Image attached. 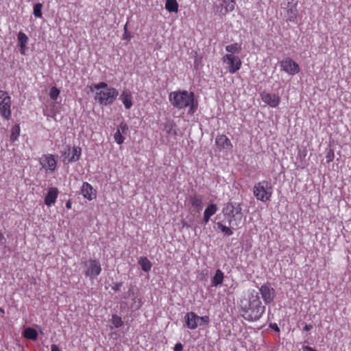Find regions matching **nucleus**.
<instances>
[{
	"label": "nucleus",
	"mask_w": 351,
	"mask_h": 351,
	"mask_svg": "<svg viewBox=\"0 0 351 351\" xmlns=\"http://www.w3.org/2000/svg\"><path fill=\"white\" fill-rule=\"evenodd\" d=\"M111 87L108 86L106 82H99L98 84H94V88L97 91L100 90H106V88H110Z\"/></svg>",
	"instance_id": "nucleus-38"
},
{
	"label": "nucleus",
	"mask_w": 351,
	"mask_h": 351,
	"mask_svg": "<svg viewBox=\"0 0 351 351\" xmlns=\"http://www.w3.org/2000/svg\"><path fill=\"white\" fill-rule=\"evenodd\" d=\"M127 25L128 23H126L124 26V32H125V30L127 31Z\"/></svg>",
	"instance_id": "nucleus-51"
},
{
	"label": "nucleus",
	"mask_w": 351,
	"mask_h": 351,
	"mask_svg": "<svg viewBox=\"0 0 351 351\" xmlns=\"http://www.w3.org/2000/svg\"><path fill=\"white\" fill-rule=\"evenodd\" d=\"M23 336L28 339L36 340L38 337L37 331L32 328H27L23 332Z\"/></svg>",
	"instance_id": "nucleus-26"
},
{
	"label": "nucleus",
	"mask_w": 351,
	"mask_h": 351,
	"mask_svg": "<svg viewBox=\"0 0 351 351\" xmlns=\"http://www.w3.org/2000/svg\"><path fill=\"white\" fill-rule=\"evenodd\" d=\"M202 200V197L198 195H194L189 197L190 203L197 211L201 210L203 208Z\"/></svg>",
	"instance_id": "nucleus-21"
},
{
	"label": "nucleus",
	"mask_w": 351,
	"mask_h": 351,
	"mask_svg": "<svg viewBox=\"0 0 351 351\" xmlns=\"http://www.w3.org/2000/svg\"><path fill=\"white\" fill-rule=\"evenodd\" d=\"M0 313H2V314H4L5 313V311L3 308L0 307Z\"/></svg>",
	"instance_id": "nucleus-50"
},
{
	"label": "nucleus",
	"mask_w": 351,
	"mask_h": 351,
	"mask_svg": "<svg viewBox=\"0 0 351 351\" xmlns=\"http://www.w3.org/2000/svg\"><path fill=\"white\" fill-rule=\"evenodd\" d=\"M223 213L226 216L229 225L235 228L239 226L242 219L241 206L239 204L228 203Z\"/></svg>",
	"instance_id": "nucleus-3"
},
{
	"label": "nucleus",
	"mask_w": 351,
	"mask_h": 351,
	"mask_svg": "<svg viewBox=\"0 0 351 351\" xmlns=\"http://www.w3.org/2000/svg\"><path fill=\"white\" fill-rule=\"evenodd\" d=\"M217 227L228 236H231L233 232L231 229L227 226L222 225L221 223H217Z\"/></svg>",
	"instance_id": "nucleus-36"
},
{
	"label": "nucleus",
	"mask_w": 351,
	"mask_h": 351,
	"mask_svg": "<svg viewBox=\"0 0 351 351\" xmlns=\"http://www.w3.org/2000/svg\"><path fill=\"white\" fill-rule=\"evenodd\" d=\"M199 320L200 322L199 326L206 325L209 322V317L206 315L202 317L199 316Z\"/></svg>",
	"instance_id": "nucleus-39"
},
{
	"label": "nucleus",
	"mask_w": 351,
	"mask_h": 351,
	"mask_svg": "<svg viewBox=\"0 0 351 351\" xmlns=\"http://www.w3.org/2000/svg\"><path fill=\"white\" fill-rule=\"evenodd\" d=\"M122 284L121 283H117L116 284L114 287H113V289L114 291H119L121 287Z\"/></svg>",
	"instance_id": "nucleus-45"
},
{
	"label": "nucleus",
	"mask_w": 351,
	"mask_h": 351,
	"mask_svg": "<svg viewBox=\"0 0 351 351\" xmlns=\"http://www.w3.org/2000/svg\"><path fill=\"white\" fill-rule=\"evenodd\" d=\"M40 164L47 171L51 172L55 171L57 165V159L54 155H44L40 158Z\"/></svg>",
	"instance_id": "nucleus-11"
},
{
	"label": "nucleus",
	"mask_w": 351,
	"mask_h": 351,
	"mask_svg": "<svg viewBox=\"0 0 351 351\" xmlns=\"http://www.w3.org/2000/svg\"><path fill=\"white\" fill-rule=\"evenodd\" d=\"M42 8L43 5L40 3H37L34 6V15L36 18L42 17Z\"/></svg>",
	"instance_id": "nucleus-31"
},
{
	"label": "nucleus",
	"mask_w": 351,
	"mask_h": 351,
	"mask_svg": "<svg viewBox=\"0 0 351 351\" xmlns=\"http://www.w3.org/2000/svg\"><path fill=\"white\" fill-rule=\"evenodd\" d=\"M222 61L228 65V71L230 73H235L239 71L242 65L241 59L232 54H226L222 58Z\"/></svg>",
	"instance_id": "nucleus-8"
},
{
	"label": "nucleus",
	"mask_w": 351,
	"mask_h": 351,
	"mask_svg": "<svg viewBox=\"0 0 351 351\" xmlns=\"http://www.w3.org/2000/svg\"><path fill=\"white\" fill-rule=\"evenodd\" d=\"M302 349H303V351H317L314 348H313L310 346H303Z\"/></svg>",
	"instance_id": "nucleus-42"
},
{
	"label": "nucleus",
	"mask_w": 351,
	"mask_h": 351,
	"mask_svg": "<svg viewBox=\"0 0 351 351\" xmlns=\"http://www.w3.org/2000/svg\"><path fill=\"white\" fill-rule=\"evenodd\" d=\"M58 195V190L56 188H51L47 192L45 198V203L47 206H51L54 204Z\"/></svg>",
	"instance_id": "nucleus-17"
},
{
	"label": "nucleus",
	"mask_w": 351,
	"mask_h": 351,
	"mask_svg": "<svg viewBox=\"0 0 351 351\" xmlns=\"http://www.w3.org/2000/svg\"><path fill=\"white\" fill-rule=\"evenodd\" d=\"M226 50L228 54L239 53L241 50V45L239 43H234L228 45L226 47Z\"/></svg>",
	"instance_id": "nucleus-25"
},
{
	"label": "nucleus",
	"mask_w": 351,
	"mask_h": 351,
	"mask_svg": "<svg viewBox=\"0 0 351 351\" xmlns=\"http://www.w3.org/2000/svg\"><path fill=\"white\" fill-rule=\"evenodd\" d=\"M222 6L225 9L224 12H223V14H225L234 10L235 6V1L234 0H223Z\"/></svg>",
	"instance_id": "nucleus-28"
},
{
	"label": "nucleus",
	"mask_w": 351,
	"mask_h": 351,
	"mask_svg": "<svg viewBox=\"0 0 351 351\" xmlns=\"http://www.w3.org/2000/svg\"><path fill=\"white\" fill-rule=\"evenodd\" d=\"M261 297L266 304L271 303L275 298V290L269 283L263 284L259 288Z\"/></svg>",
	"instance_id": "nucleus-10"
},
{
	"label": "nucleus",
	"mask_w": 351,
	"mask_h": 351,
	"mask_svg": "<svg viewBox=\"0 0 351 351\" xmlns=\"http://www.w3.org/2000/svg\"><path fill=\"white\" fill-rule=\"evenodd\" d=\"M186 325L190 329L194 330L199 326V316L193 312L186 313L185 315Z\"/></svg>",
	"instance_id": "nucleus-16"
},
{
	"label": "nucleus",
	"mask_w": 351,
	"mask_h": 351,
	"mask_svg": "<svg viewBox=\"0 0 351 351\" xmlns=\"http://www.w3.org/2000/svg\"><path fill=\"white\" fill-rule=\"evenodd\" d=\"M19 46L20 47V53L23 55L25 53L26 51V45L28 43L29 38L23 32H19L17 36Z\"/></svg>",
	"instance_id": "nucleus-19"
},
{
	"label": "nucleus",
	"mask_w": 351,
	"mask_h": 351,
	"mask_svg": "<svg viewBox=\"0 0 351 351\" xmlns=\"http://www.w3.org/2000/svg\"><path fill=\"white\" fill-rule=\"evenodd\" d=\"M133 303L131 305V308L134 310L138 309L143 304L141 298L134 297L132 299Z\"/></svg>",
	"instance_id": "nucleus-32"
},
{
	"label": "nucleus",
	"mask_w": 351,
	"mask_h": 351,
	"mask_svg": "<svg viewBox=\"0 0 351 351\" xmlns=\"http://www.w3.org/2000/svg\"><path fill=\"white\" fill-rule=\"evenodd\" d=\"M60 95V90L55 86L50 89L49 95L50 98L53 100H56Z\"/></svg>",
	"instance_id": "nucleus-35"
},
{
	"label": "nucleus",
	"mask_w": 351,
	"mask_h": 351,
	"mask_svg": "<svg viewBox=\"0 0 351 351\" xmlns=\"http://www.w3.org/2000/svg\"><path fill=\"white\" fill-rule=\"evenodd\" d=\"M223 273L220 269H217L211 279V285L213 287H217L223 282Z\"/></svg>",
	"instance_id": "nucleus-22"
},
{
	"label": "nucleus",
	"mask_w": 351,
	"mask_h": 351,
	"mask_svg": "<svg viewBox=\"0 0 351 351\" xmlns=\"http://www.w3.org/2000/svg\"><path fill=\"white\" fill-rule=\"evenodd\" d=\"M281 70L290 75H294L300 72L298 64L289 58L282 60L280 62Z\"/></svg>",
	"instance_id": "nucleus-9"
},
{
	"label": "nucleus",
	"mask_w": 351,
	"mask_h": 351,
	"mask_svg": "<svg viewBox=\"0 0 351 351\" xmlns=\"http://www.w3.org/2000/svg\"><path fill=\"white\" fill-rule=\"evenodd\" d=\"M215 144L219 150L230 151L232 144L226 135H218L215 138Z\"/></svg>",
	"instance_id": "nucleus-13"
},
{
	"label": "nucleus",
	"mask_w": 351,
	"mask_h": 351,
	"mask_svg": "<svg viewBox=\"0 0 351 351\" xmlns=\"http://www.w3.org/2000/svg\"><path fill=\"white\" fill-rule=\"evenodd\" d=\"M66 207L68 209H71V202L69 200L68 202H66Z\"/></svg>",
	"instance_id": "nucleus-48"
},
{
	"label": "nucleus",
	"mask_w": 351,
	"mask_h": 351,
	"mask_svg": "<svg viewBox=\"0 0 351 351\" xmlns=\"http://www.w3.org/2000/svg\"><path fill=\"white\" fill-rule=\"evenodd\" d=\"M253 193L257 200L263 202L270 201L273 193L271 182L267 180H262L255 184Z\"/></svg>",
	"instance_id": "nucleus-4"
},
{
	"label": "nucleus",
	"mask_w": 351,
	"mask_h": 351,
	"mask_svg": "<svg viewBox=\"0 0 351 351\" xmlns=\"http://www.w3.org/2000/svg\"><path fill=\"white\" fill-rule=\"evenodd\" d=\"M114 139L118 144L121 145L124 142L125 138L123 137V134L118 130H117L114 134Z\"/></svg>",
	"instance_id": "nucleus-34"
},
{
	"label": "nucleus",
	"mask_w": 351,
	"mask_h": 351,
	"mask_svg": "<svg viewBox=\"0 0 351 351\" xmlns=\"http://www.w3.org/2000/svg\"><path fill=\"white\" fill-rule=\"evenodd\" d=\"M217 210L218 208L216 204H210L208 205L204 213V221L205 223L209 221L210 217L215 215Z\"/></svg>",
	"instance_id": "nucleus-20"
},
{
	"label": "nucleus",
	"mask_w": 351,
	"mask_h": 351,
	"mask_svg": "<svg viewBox=\"0 0 351 351\" xmlns=\"http://www.w3.org/2000/svg\"><path fill=\"white\" fill-rule=\"evenodd\" d=\"M312 328H313L312 325H311V324H305V326H304V330H306V331H308V330H310Z\"/></svg>",
	"instance_id": "nucleus-46"
},
{
	"label": "nucleus",
	"mask_w": 351,
	"mask_h": 351,
	"mask_svg": "<svg viewBox=\"0 0 351 351\" xmlns=\"http://www.w3.org/2000/svg\"><path fill=\"white\" fill-rule=\"evenodd\" d=\"M81 193L83 197L88 200L96 198V191L88 182H84L81 188Z\"/></svg>",
	"instance_id": "nucleus-15"
},
{
	"label": "nucleus",
	"mask_w": 351,
	"mask_h": 351,
	"mask_svg": "<svg viewBox=\"0 0 351 351\" xmlns=\"http://www.w3.org/2000/svg\"><path fill=\"white\" fill-rule=\"evenodd\" d=\"M119 99L121 101L126 110L130 109L133 106V95L129 90L124 89L119 95Z\"/></svg>",
	"instance_id": "nucleus-14"
},
{
	"label": "nucleus",
	"mask_w": 351,
	"mask_h": 351,
	"mask_svg": "<svg viewBox=\"0 0 351 351\" xmlns=\"http://www.w3.org/2000/svg\"><path fill=\"white\" fill-rule=\"evenodd\" d=\"M5 241L4 235L0 232V242H3Z\"/></svg>",
	"instance_id": "nucleus-49"
},
{
	"label": "nucleus",
	"mask_w": 351,
	"mask_h": 351,
	"mask_svg": "<svg viewBox=\"0 0 351 351\" xmlns=\"http://www.w3.org/2000/svg\"><path fill=\"white\" fill-rule=\"evenodd\" d=\"M261 97L263 101L271 108H276L280 104V99L276 94L263 92L261 93Z\"/></svg>",
	"instance_id": "nucleus-12"
},
{
	"label": "nucleus",
	"mask_w": 351,
	"mask_h": 351,
	"mask_svg": "<svg viewBox=\"0 0 351 351\" xmlns=\"http://www.w3.org/2000/svg\"><path fill=\"white\" fill-rule=\"evenodd\" d=\"M69 157H65V160H67L68 162H73L79 160L81 156V148L79 147H73L71 150L69 148Z\"/></svg>",
	"instance_id": "nucleus-18"
},
{
	"label": "nucleus",
	"mask_w": 351,
	"mask_h": 351,
	"mask_svg": "<svg viewBox=\"0 0 351 351\" xmlns=\"http://www.w3.org/2000/svg\"><path fill=\"white\" fill-rule=\"evenodd\" d=\"M240 306L242 317L248 322L258 321L265 311V306L256 291L252 292L247 300H242Z\"/></svg>",
	"instance_id": "nucleus-1"
},
{
	"label": "nucleus",
	"mask_w": 351,
	"mask_h": 351,
	"mask_svg": "<svg viewBox=\"0 0 351 351\" xmlns=\"http://www.w3.org/2000/svg\"><path fill=\"white\" fill-rule=\"evenodd\" d=\"M183 350V346L180 343H178L175 345L174 347V351H182Z\"/></svg>",
	"instance_id": "nucleus-41"
},
{
	"label": "nucleus",
	"mask_w": 351,
	"mask_h": 351,
	"mask_svg": "<svg viewBox=\"0 0 351 351\" xmlns=\"http://www.w3.org/2000/svg\"><path fill=\"white\" fill-rule=\"evenodd\" d=\"M165 8L169 12H178V3L176 0H166Z\"/></svg>",
	"instance_id": "nucleus-24"
},
{
	"label": "nucleus",
	"mask_w": 351,
	"mask_h": 351,
	"mask_svg": "<svg viewBox=\"0 0 351 351\" xmlns=\"http://www.w3.org/2000/svg\"><path fill=\"white\" fill-rule=\"evenodd\" d=\"M138 264L141 265L142 269L146 272L150 271L152 268L151 262L147 257H141L138 261Z\"/></svg>",
	"instance_id": "nucleus-27"
},
{
	"label": "nucleus",
	"mask_w": 351,
	"mask_h": 351,
	"mask_svg": "<svg viewBox=\"0 0 351 351\" xmlns=\"http://www.w3.org/2000/svg\"><path fill=\"white\" fill-rule=\"evenodd\" d=\"M123 38L124 39H130V36L129 35L128 31H126V30H125V32H124Z\"/></svg>",
	"instance_id": "nucleus-47"
},
{
	"label": "nucleus",
	"mask_w": 351,
	"mask_h": 351,
	"mask_svg": "<svg viewBox=\"0 0 351 351\" xmlns=\"http://www.w3.org/2000/svg\"><path fill=\"white\" fill-rule=\"evenodd\" d=\"M51 351H61V350L57 345L53 344L51 346Z\"/></svg>",
	"instance_id": "nucleus-44"
},
{
	"label": "nucleus",
	"mask_w": 351,
	"mask_h": 351,
	"mask_svg": "<svg viewBox=\"0 0 351 351\" xmlns=\"http://www.w3.org/2000/svg\"><path fill=\"white\" fill-rule=\"evenodd\" d=\"M118 95V90L112 87L110 88H106V90L97 91L95 99L100 105L109 106L114 103Z\"/></svg>",
	"instance_id": "nucleus-5"
},
{
	"label": "nucleus",
	"mask_w": 351,
	"mask_h": 351,
	"mask_svg": "<svg viewBox=\"0 0 351 351\" xmlns=\"http://www.w3.org/2000/svg\"><path fill=\"white\" fill-rule=\"evenodd\" d=\"M21 128L19 124L14 125L11 130L10 141L14 142L20 135Z\"/></svg>",
	"instance_id": "nucleus-29"
},
{
	"label": "nucleus",
	"mask_w": 351,
	"mask_h": 351,
	"mask_svg": "<svg viewBox=\"0 0 351 351\" xmlns=\"http://www.w3.org/2000/svg\"><path fill=\"white\" fill-rule=\"evenodd\" d=\"M117 130L122 134H126L128 132V127L124 122H121L117 127Z\"/></svg>",
	"instance_id": "nucleus-37"
},
{
	"label": "nucleus",
	"mask_w": 351,
	"mask_h": 351,
	"mask_svg": "<svg viewBox=\"0 0 351 351\" xmlns=\"http://www.w3.org/2000/svg\"><path fill=\"white\" fill-rule=\"evenodd\" d=\"M84 275L90 278H94L101 272V267L99 261L95 259H89L84 261Z\"/></svg>",
	"instance_id": "nucleus-7"
},
{
	"label": "nucleus",
	"mask_w": 351,
	"mask_h": 351,
	"mask_svg": "<svg viewBox=\"0 0 351 351\" xmlns=\"http://www.w3.org/2000/svg\"><path fill=\"white\" fill-rule=\"evenodd\" d=\"M326 158L327 159L328 162L332 161L333 158H334V153H333L332 150H331V149L329 150V152L326 154Z\"/></svg>",
	"instance_id": "nucleus-40"
},
{
	"label": "nucleus",
	"mask_w": 351,
	"mask_h": 351,
	"mask_svg": "<svg viewBox=\"0 0 351 351\" xmlns=\"http://www.w3.org/2000/svg\"><path fill=\"white\" fill-rule=\"evenodd\" d=\"M112 323L115 328H119L123 325V322H122L121 318L117 315H114L112 316Z\"/></svg>",
	"instance_id": "nucleus-33"
},
{
	"label": "nucleus",
	"mask_w": 351,
	"mask_h": 351,
	"mask_svg": "<svg viewBox=\"0 0 351 351\" xmlns=\"http://www.w3.org/2000/svg\"><path fill=\"white\" fill-rule=\"evenodd\" d=\"M169 99L171 105L179 110L189 108V112L193 113L197 104L194 99V93L186 90H177L170 93Z\"/></svg>",
	"instance_id": "nucleus-2"
},
{
	"label": "nucleus",
	"mask_w": 351,
	"mask_h": 351,
	"mask_svg": "<svg viewBox=\"0 0 351 351\" xmlns=\"http://www.w3.org/2000/svg\"><path fill=\"white\" fill-rule=\"evenodd\" d=\"M0 114L6 120L11 117V97L8 93L0 90Z\"/></svg>",
	"instance_id": "nucleus-6"
},
{
	"label": "nucleus",
	"mask_w": 351,
	"mask_h": 351,
	"mask_svg": "<svg viewBox=\"0 0 351 351\" xmlns=\"http://www.w3.org/2000/svg\"><path fill=\"white\" fill-rule=\"evenodd\" d=\"M270 327L276 331H278V332L280 331L279 327L278 326V325L276 323L271 324Z\"/></svg>",
	"instance_id": "nucleus-43"
},
{
	"label": "nucleus",
	"mask_w": 351,
	"mask_h": 351,
	"mask_svg": "<svg viewBox=\"0 0 351 351\" xmlns=\"http://www.w3.org/2000/svg\"><path fill=\"white\" fill-rule=\"evenodd\" d=\"M298 15L297 3L291 5L287 12V20L291 22H295Z\"/></svg>",
	"instance_id": "nucleus-23"
},
{
	"label": "nucleus",
	"mask_w": 351,
	"mask_h": 351,
	"mask_svg": "<svg viewBox=\"0 0 351 351\" xmlns=\"http://www.w3.org/2000/svg\"><path fill=\"white\" fill-rule=\"evenodd\" d=\"M174 128L175 123L173 121H169L165 123L164 130L168 134H171L172 132L176 134Z\"/></svg>",
	"instance_id": "nucleus-30"
}]
</instances>
